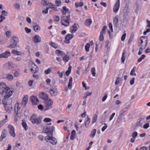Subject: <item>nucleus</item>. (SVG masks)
I'll return each mask as SVG.
<instances>
[{"label": "nucleus", "instance_id": "44", "mask_svg": "<svg viewBox=\"0 0 150 150\" xmlns=\"http://www.w3.org/2000/svg\"><path fill=\"white\" fill-rule=\"evenodd\" d=\"M52 108V107L51 106H49L48 105H45L44 107V111H46Z\"/></svg>", "mask_w": 150, "mask_h": 150}, {"label": "nucleus", "instance_id": "62", "mask_svg": "<svg viewBox=\"0 0 150 150\" xmlns=\"http://www.w3.org/2000/svg\"><path fill=\"white\" fill-rule=\"evenodd\" d=\"M126 36V34L124 33L122 36L121 40L122 41H124L125 40Z\"/></svg>", "mask_w": 150, "mask_h": 150}, {"label": "nucleus", "instance_id": "45", "mask_svg": "<svg viewBox=\"0 0 150 150\" xmlns=\"http://www.w3.org/2000/svg\"><path fill=\"white\" fill-rule=\"evenodd\" d=\"M91 71L92 75L94 76H95L96 73L95 72L96 70L95 68L94 67L92 68Z\"/></svg>", "mask_w": 150, "mask_h": 150}, {"label": "nucleus", "instance_id": "57", "mask_svg": "<svg viewBox=\"0 0 150 150\" xmlns=\"http://www.w3.org/2000/svg\"><path fill=\"white\" fill-rule=\"evenodd\" d=\"M25 32L27 33H29L31 32V30L30 29L28 28L27 27H25Z\"/></svg>", "mask_w": 150, "mask_h": 150}, {"label": "nucleus", "instance_id": "50", "mask_svg": "<svg viewBox=\"0 0 150 150\" xmlns=\"http://www.w3.org/2000/svg\"><path fill=\"white\" fill-rule=\"evenodd\" d=\"M52 121V120L50 118L48 117L45 118L44 119V121L46 122H50Z\"/></svg>", "mask_w": 150, "mask_h": 150}, {"label": "nucleus", "instance_id": "11", "mask_svg": "<svg viewBox=\"0 0 150 150\" xmlns=\"http://www.w3.org/2000/svg\"><path fill=\"white\" fill-rule=\"evenodd\" d=\"M42 1L43 3V5L45 6L47 5H48L50 8L52 9L53 10L56 11H58V10L57 9L56 6L52 4L51 3H50L49 4L47 3V2L45 0H42Z\"/></svg>", "mask_w": 150, "mask_h": 150}, {"label": "nucleus", "instance_id": "54", "mask_svg": "<svg viewBox=\"0 0 150 150\" xmlns=\"http://www.w3.org/2000/svg\"><path fill=\"white\" fill-rule=\"evenodd\" d=\"M135 70L134 69H132L130 72V74L131 76L134 75L136 76V74L134 72Z\"/></svg>", "mask_w": 150, "mask_h": 150}, {"label": "nucleus", "instance_id": "31", "mask_svg": "<svg viewBox=\"0 0 150 150\" xmlns=\"http://www.w3.org/2000/svg\"><path fill=\"white\" fill-rule=\"evenodd\" d=\"M72 78L71 77L69 78V83H68V88L70 89H71V88H72Z\"/></svg>", "mask_w": 150, "mask_h": 150}, {"label": "nucleus", "instance_id": "27", "mask_svg": "<svg viewBox=\"0 0 150 150\" xmlns=\"http://www.w3.org/2000/svg\"><path fill=\"white\" fill-rule=\"evenodd\" d=\"M41 38L38 35H36L35 36L34 38V42L35 43H38L40 42Z\"/></svg>", "mask_w": 150, "mask_h": 150}, {"label": "nucleus", "instance_id": "46", "mask_svg": "<svg viewBox=\"0 0 150 150\" xmlns=\"http://www.w3.org/2000/svg\"><path fill=\"white\" fill-rule=\"evenodd\" d=\"M52 69V68L51 67L48 68L47 70L45 71V74H49L50 72H51Z\"/></svg>", "mask_w": 150, "mask_h": 150}, {"label": "nucleus", "instance_id": "51", "mask_svg": "<svg viewBox=\"0 0 150 150\" xmlns=\"http://www.w3.org/2000/svg\"><path fill=\"white\" fill-rule=\"evenodd\" d=\"M6 120H3L0 121V128L2 127L3 125L6 123Z\"/></svg>", "mask_w": 150, "mask_h": 150}, {"label": "nucleus", "instance_id": "20", "mask_svg": "<svg viewBox=\"0 0 150 150\" xmlns=\"http://www.w3.org/2000/svg\"><path fill=\"white\" fill-rule=\"evenodd\" d=\"M61 11L62 14L64 15H65L67 13H70L69 9L65 6L63 7V9H61Z\"/></svg>", "mask_w": 150, "mask_h": 150}, {"label": "nucleus", "instance_id": "23", "mask_svg": "<svg viewBox=\"0 0 150 150\" xmlns=\"http://www.w3.org/2000/svg\"><path fill=\"white\" fill-rule=\"evenodd\" d=\"M127 111L126 108H124L121 110L120 112V115L119 116L118 120H120L122 118V116L124 115V113Z\"/></svg>", "mask_w": 150, "mask_h": 150}, {"label": "nucleus", "instance_id": "10", "mask_svg": "<svg viewBox=\"0 0 150 150\" xmlns=\"http://www.w3.org/2000/svg\"><path fill=\"white\" fill-rule=\"evenodd\" d=\"M9 97H5L2 100V104L4 106H8V105H11V100H8Z\"/></svg>", "mask_w": 150, "mask_h": 150}, {"label": "nucleus", "instance_id": "8", "mask_svg": "<svg viewBox=\"0 0 150 150\" xmlns=\"http://www.w3.org/2000/svg\"><path fill=\"white\" fill-rule=\"evenodd\" d=\"M30 66L32 67L30 69V71L32 72L33 73H35L38 72L39 70L38 68L33 62L30 63Z\"/></svg>", "mask_w": 150, "mask_h": 150}, {"label": "nucleus", "instance_id": "37", "mask_svg": "<svg viewBox=\"0 0 150 150\" xmlns=\"http://www.w3.org/2000/svg\"><path fill=\"white\" fill-rule=\"evenodd\" d=\"M83 5V2H76L75 4V6L76 8H78L79 6L81 7Z\"/></svg>", "mask_w": 150, "mask_h": 150}, {"label": "nucleus", "instance_id": "30", "mask_svg": "<svg viewBox=\"0 0 150 150\" xmlns=\"http://www.w3.org/2000/svg\"><path fill=\"white\" fill-rule=\"evenodd\" d=\"M5 78L6 79L9 81H11L13 79V76L10 74H7Z\"/></svg>", "mask_w": 150, "mask_h": 150}, {"label": "nucleus", "instance_id": "35", "mask_svg": "<svg viewBox=\"0 0 150 150\" xmlns=\"http://www.w3.org/2000/svg\"><path fill=\"white\" fill-rule=\"evenodd\" d=\"M56 52L57 54H59L62 57H64L66 54L65 53H64L63 51L59 50H56Z\"/></svg>", "mask_w": 150, "mask_h": 150}, {"label": "nucleus", "instance_id": "29", "mask_svg": "<svg viewBox=\"0 0 150 150\" xmlns=\"http://www.w3.org/2000/svg\"><path fill=\"white\" fill-rule=\"evenodd\" d=\"M118 19L117 17H115L113 19V24L114 26L117 27L118 25Z\"/></svg>", "mask_w": 150, "mask_h": 150}, {"label": "nucleus", "instance_id": "34", "mask_svg": "<svg viewBox=\"0 0 150 150\" xmlns=\"http://www.w3.org/2000/svg\"><path fill=\"white\" fill-rule=\"evenodd\" d=\"M14 76L15 77H18L20 75V73L19 71L18 70H15L13 73Z\"/></svg>", "mask_w": 150, "mask_h": 150}, {"label": "nucleus", "instance_id": "32", "mask_svg": "<svg viewBox=\"0 0 150 150\" xmlns=\"http://www.w3.org/2000/svg\"><path fill=\"white\" fill-rule=\"evenodd\" d=\"M70 59V58L69 56L67 55L66 54L64 56L63 58V60L65 62H68Z\"/></svg>", "mask_w": 150, "mask_h": 150}, {"label": "nucleus", "instance_id": "36", "mask_svg": "<svg viewBox=\"0 0 150 150\" xmlns=\"http://www.w3.org/2000/svg\"><path fill=\"white\" fill-rule=\"evenodd\" d=\"M21 125L25 130H27L28 129V127L27 126V124L25 122H23L21 124Z\"/></svg>", "mask_w": 150, "mask_h": 150}, {"label": "nucleus", "instance_id": "61", "mask_svg": "<svg viewBox=\"0 0 150 150\" xmlns=\"http://www.w3.org/2000/svg\"><path fill=\"white\" fill-rule=\"evenodd\" d=\"M17 45H16L15 44H13L12 43V44H11L9 45L8 46V47L9 48H15L16 46Z\"/></svg>", "mask_w": 150, "mask_h": 150}, {"label": "nucleus", "instance_id": "64", "mask_svg": "<svg viewBox=\"0 0 150 150\" xmlns=\"http://www.w3.org/2000/svg\"><path fill=\"white\" fill-rule=\"evenodd\" d=\"M135 79L134 78H133L130 81V83L131 85H133L134 83V80Z\"/></svg>", "mask_w": 150, "mask_h": 150}, {"label": "nucleus", "instance_id": "42", "mask_svg": "<svg viewBox=\"0 0 150 150\" xmlns=\"http://www.w3.org/2000/svg\"><path fill=\"white\" fill-rule=\"evenodd\" d=\"M40 27L38 25H35L33 26V28L34 30L37 32L40 29Z\"/></svg>", "mask_w": 150, "mask_h": 150}, {"label": "nucleus", "instance_id": "43", "mask_svg": "<svg viewBox=\"0 0 150 150\" xmlns=\"http://www.w3.org/2000/svg\"><path fill=\"white\" fill-rule=\"evenodd\" d=\"M145 58V55L144 54H142L141 57H139L137 60V62H141L142 60L144 59Z\"/></svg>", "mask_w": 150, "mask_h": 150}, {"label": "nucleus", "instance_id": "1", "mask_svg": "<svg viewBox=\"0 0 150 150\" xmlns=\"http://www.w3.org/2000/svg\"><path fill=\"white\" fill-rule=\"evenodd\" d=\"M13 91H11L10 89L7 87L4 83H0V93L5 97H9L13 94Z\"/></svg>", "mask_w": 150, "mask_h": 150}, {"label": "nucleus", "instance_id": "39", "mask_svg": "<svg viewBox=\"0 0 150 150\" xmlns=\"http://www.w3.org/2000/svg\"><path fill=\"white\" fill-rule=\"evenodd\" d=\"M90 122V119L89 117H88L87 120L86 121L85 124V126L86 127H88L89 124Z\"/></svg>", "mask_w": 150, "mask_h": 150}, {"label": "nucleus", "instance_id": "41", "mask_svg": "<svg viewBox=\"0 0 150 150\" xmlns=\"http://www.w3.org/2000/svg\"><path fill=\"white\" fill-rule=\"evenodd\" d=\"M71 67L69 66L68 67V70L66 72V74L67 76H69L71 73Z\"/></svg>", "mask_w": 150, "mask_h": 150}, {"label": "nucleus", "instance_id": "59", "mask_svg": "<svg viewBox=\"0 0 150 150\" xmlns=\"http://www.w3.org/2000/svg\"><path fill=\"white\" fill-rule=\"evenodd\" d=\"M109 27L111 32H113L112 25L111 22H110L109 24Z\"/></svg>", "mask_w": 150, "mask_h": 150}, {"label": "nucleus", "instance_id": "53", "mask_svg": "<svg viewBox=\"0 0 150 150\" xmlns=\"http://www.w3.org/2000/svg\"><path fill=\"white\" fill-rule=\"evenodd\" d=\"M14 6L15 8L17 9H19L20 7V6L19 4L18 3H16L14 5Z\"/></svg>", "mask_w": 150, "mask_h": 150}, {"label": "nucleus", "instance_id": "24", "mask_svg": "<svg viewBox=\"0 0 150 150\" xmlns=\"http://www.w3.org/2000/svg\"><path fill=\"white\" fill-rule=\"evenodd\" d=\"M45 101V105L49 106H51L53 104V101L50 98H48Z\"/></svg>", "mask_w": 150, "mask_h": 150}, {"label": "nucleus", "instance_id": "48", "mask_svg": "<svg viewBox=\"0 0 150 150\" xmlns=\"http://www.w3.org/2000/svg\"><path fill=\"white\" fill-rule=\"evenodd\" d=\"M90 45L88 43H87L85 46V49L86 51L88 52L89 51V48L90 47Z\"/></svg>", "mask_w": 150, "mask_h": 150}, {"label": "nucleus", "instance_id": "13", "mask_svg": "<svg viewBox=\"0 0 150 150\" xmlns=\"http://www.w3.org/2000/svg\"><path fill=\"white\" fill-rule=\"evenodd\" d=\"M79 28V26L78 24H74L70 29V32L72 33H74L77 31Z\"/></svg>", "mask_w": 150, "mask_h": 150}, {"label": "nucleus", "instance_id": "4", "mask_svg": "<svg viewBox=\"0 0 150 150\" xmlns=\"http://www.w3.org/2000/svg\"><path fill=\"white\" fill-rule=\"evenodd\" d=\"M30 120L31 122L33 124L39 125L41 122V119L35 114L31 116Z\"/></svg>", "mask_w": 150, "mask_h": 150}, {"label": "nucleus", "instance_id": "12", "mask_svg": "<svg viewBox=\"0 0 150 150\" xmlns=\"http://www.w3.org/2000/svg\"><path fill=\"white\" fill-rule=\"evenodd\" d=\"M30 99L33 104L37 105L38 104L39 101L36 96H32L30 97Z\"/></svg>", "mask_w": 150, "mask_h": 150}, {"label": "nucleus", "instance_id": "38", "mask_svg": "<svg viewBox=\"0 0 150 150\" xmlns=\"http://www.w3.org/2000/svg\"><path fill=\"white\" fill-rule=\"evenodd\" d=\"M50 93L52 96H55L56 95L55 91L53 89H50Z\"/></svg>", "mask_w": 150, "mask_h": 150}, {"label": "nucleus", "instance_id": "25", "mask_svg": "<svg viewBox=\"0 0 150 150\" xmlns=\"http://www.w3.org/2000/svg\"><path fill=\"white\" fill-rule=\"evenodd\" d=\"M126 57V53L125 51H124L122 52V56L121 58V62L123 63Z\"/></svg>", "mask_w": 150, "mask_h": 150}, {"label": "nucleus", "instance_id": "26", "mask_svg": "<svg viewBox=\"0 0 150 150\" xmlns=\"http://www.w3.org/2000/svg\"><path fill=\"white\" fill-rule=\"evenodd\" d=\"M11 43L17 45L18 42V38L16 37H14L12 38L11 40Z\"/></svg>", "mask_w": 150, "mask_h": 150}, {"label": "nucleus", "instance_id": "7", "mask_svg": "<svg viewBox=\"0 0 150 150\" xmlns=\"http://www.w3.org/2000/svg\"><path fill=\"white\" fill-rule=\"evenodd\" d=\"M54 130V126L48 127L44 129L45 133L51 136L53 135V132Z\"/></svg>", "mask_w": 150, "mask_h": 150}, {"label": "nucleus", "instance_id": "3", "mask_svg": "<svg viewBox=\"0 0 150 150\" xmlns=\"http://www.w3.org/2000/svg\"><path fill=\"white\" fill-rule=\"evenodd\" d=\"M61 21V24L65 26H68L69 25V20H70V15H68L67 16L64 15L62 16Z\"/></svg>", "mask_w": 150, "mask_h": 150}, {"label": "nucleus", "instance_id": "5", "mask_svg": "<svg viewBox=\"0 0 150 150\" xmlns=\"http://www.w3.org/2000/svg\"><path fill=\"white\" fill-rule=\"evenodd\" d=\"M45 140L47 142H49L53 145H55L57 142V139L53 137L52 135L46 136L45 138Z\"/></svg>", "mask_w": 150, "mask_h": 150}, {"label": "nucleus", "instance_id": "55", "mask_svg": "<svg viewBox=\"0 0 150 150\" xmlns=\"http://www.w3.org/2000/svg\"><path fill=\"white\" fill-rule=\"evenodd\" d=\"M50 44L51 46L55 48H56L57 47V46L54 43H53L52 42H50Z\"/></svg>", "mask_w": 150, "mask_h": 150}, {"label": "nucleus", "instance_id": "60", "mask_svg": "<svg viewBox=\"0 0 150 150\" xmlns=\"http://www.w3.org/2000/svg\"><path fill=\"white\" fill-rule=\"evenodd\" d=\"M54 20L57 22L59 20V17L57 16H55L54 17Z\"/></svg>", "mask_w": 150, "mask_h": 150}, {"label": "nucleus", "instance_id": "56", "mask_svg": "<svg viewBox=\"0 0 150 150\" xmlns=\"http://www.w3.org/2000/svg\"><path fill=\"white\" fill-rule=\"evenodd\" d=\"M138 134L136 132H133L132 134V136L133 138H135L137 136Z\"/></svg>", "mask_w": 150, "mask_h": 150}, {"label": "nucleus", "instance_id": "33", "mask_svg": "<svg viewBox=\"0 0 150 150\" xmlns=\"http://www.w3.org/2000/svg\"><path fill=\"white\" fill-rule=\"evenodd\" d=\"M91 23V19L90 18L88 19L85 22V25L86 26H88Z\"/></svg>", "mask_w": 150, "mask_h": 150}, {"label": "nucleus", "instance_id": "19", "mask_svg": "<svg viewBox=\"0 0 150 150\" xmlns=\"http://www.w3.org/2000/svg\"><path fill=\"white\" fill-rule=\"evenodd\" d=\"M129 11V9L128 6L127 5H126L125 6L123 10V13L124 16H127Z\"/></svg>", "mask_w": 150, "mask_h": 150}, {"label": "nucleus", "instance_id": "49", "mask_svg": "<svg viewBox=\"0 0 150 150\" xmlns=\"http://www.w3.org/2000/svg\"><path fill=\"white\" fill-rule=\"evenodd\" d=\"M107 27L106 26H103L101 30V31L100 33H103L104 34L105 33V30L107 28Z\"/></svg>", "mask_w": 150, "mask_h": 150}, {"label": "nucleus", "instance_id": "16", "mask_svg": "<svg viewBox=\"0 0 150 150\" xmlns=\"http://www.w3.org/2000/svg\"><path fill=\"white\" fill-rule=\"evenodd\" d=\"M73 35L71 34H68L65 38L64 42L67 43H70V40L73 38Z\"/></svg>", "mask_w": 150, "mask_h": 150}, {"label": "nucleus", "instance_id": "22", "mask_svg": "<svg viewBox=\"0 0 150 150\" xmlns=\"http://www.w3.org/2000/svg\"><path fill=\"white\" fill-rule=\"evenodd\" d=\"M28 95H25L23 97L22 102V105H24L25 106V105L28 102Z\"/></svg>", "mask_w": 150, "mask_h": 150}, {"label": "nucleus", "instance_id": "28", "mask_svg": "<svg viewBox=\"0 0 150 150\" xmlns=\"http://www.w3.org/2000/svg\"><path fill=\"white\" fill-rule=\"evenodd\" d=\"M96 129H93L91 131V133L89 135L90 137L91 138H93L96 134Z\"/></svg>", "mask_w": 150, "mask_h": 150}, {"label": "nucleus", "instance_id": "40", "mask_svg": "<svg viewBox=\"0 0 150 150\" xmlns=\"http://www.w3.org/2000/svg\"><path fill=\"white\" fill-rule=\"evenodd\" d=\"M97 118V115L96 114H95L93 116L92 120V124H93L96 122Z\"/></svg>", "mask_w": 150, "mask_h": 150}, {"label": "nucleus", "instance_id": "2", "mask_svg": "<svg viewBox=\"0 0 150 150\" xmlns=\"http://www.w3.org/2000/svg\"><path fill=\"white\" fill-rule=\"evenodd\" d=\"M147 44V38L145 36H142L139 40L138 45L139 47L138 54L140 55L142 54L143 50L146 47Z\"/></svg>", "mask_w": 150, "mask_h": 150}, {"label": "nucleus", "instance_id": "47", "mask_svg": "<svg viewBox=\"0 0 150 150\" xmlns=\"http://www.w3.org/2000/svg\"><path fill=\"white\" fill-rule=\"evenodd\" d=\"M104 34L102 32L100 33V35L99 36V40L100 41H103L104 40Z\"/></svg>", "mask_w": 150, "mask_h": 150}, {"label": "nucleus", "instance_id": "52", "mask_svg": "<svg viewBox=\"0 0 150 150\" xmlns=\"http://www.w3.org/2000/svg\"><path fill=\"white\" fill-rule=\"evenodd\" d=\"M55 4L57 6H59L61 4L60 0H56Z\"/></svg>", "mask_w": 150, "mask_h": 150}, {"label": "nucleus", "instance_id": "17", "mask_svg": "<svg viewBox=\"0 0 150 150\" xmlns=\"http://www.w3.org/2000/svg\"><path fill=\"white\" fill-rule=\"evenodd\" d=\"M39 96L40 98L44 100H46L48 98V96L45 93L42 92L40 93Z\"/></svg>", "mask_w": 150, "mask_h": 150}, {"label": "nucleus", "instance_id": "18", "mask_svg": "<svg viewBox=\"0 0 150 150\" xmlns=\"http://www.w3.org/2000/svg\"><path fill=\"white\" fill-rule=\"evenodd\" d=\"M7 131L5 129H4L2 132L1 136L0 137V141L1 142L3 139L5 138L6 136Z\"/></svg>", "mask_w": 150, "mask_h": 150}, {"label": "nucleus", "instance_id": "9", "mask_svg": "<svg viewBox=\"0 0 150 150\" xmlns=\"http://www.w3.org/2000/svg\"><path fill=\"white\" fill-rule=\"evenodd\" d=\"M8 129L9 133L11 136L13 137H16V134L15 132V129L11 125H9L8 126Z\"/></svg>", "mask_w": 150, "mask_h": 150}, {"label": "nucleus", "instance_id": "15", "mask_svg": "<svg viewBox=\"0 0 150 150\" xmlns=\"http://www.w3.org/2000/svg\"><path fill=\"white\" fill-rule=\"evenodd\" d=\"M10 52L9 51H6L5 52L0 54V58H7L10 55Z\"/></svg>", "mask_w": 150, "mask_h": 150}, {"label": "nucleus", "instance_id": "6", "mask_svg": "<svg viewBox=\"0 0 150 150\" xmlns=\"http://www.w3.org/2000/svg\"><path fill=\"white\" fill-rule=\"evenodd\" d=\"M14 110L15 113L17 116L19 117L21 116V107L18 103L15 104Z\"/></svg>", "mask_w": 150, "mask_h": 150}, {"label": "nucleus", "instance_id": "63", "mask_svg": "<svg viewBox=\"0 0 150 150\" xmlns=\"http://www.w3.org/2000/svg\"><path fill=\"white\" fill-rule=\"evenodd\" d=\"M49 9L48 7H47L46 9L43 10L42 11V13L45 14H47L48 13V10Z\"/></svg>", "mask_w": 150, "mask_h": 150}, {"label": "nucleus", "instance_id": "58", "mask_svg": "<svg viewBox=\"0 0 150 150\" xmlns=\"http://www.w3.org/2000/svg\"><path fill=\"white\" fill-rule=\"evenodd\" d=\"M149 123H146L144 125L143 127L144 129H147L149 127Z\"/></svg>", "mask_w": 150, "mask_h": 150}, {"label": "nucleus", "instance_id": "14", "mask_svg": "<svg viewBox=\"0 0 150 150\" xmlns=\"http://www.w3.org/2000/svg\"><path fill=\"white\" fill-rule=\"evenodd\" d=\"M120 5V1L119 0H117L115 3L113 8V11L114 12L116 13L118 11Z\"/></svg>", "mask_w": 150, "mask_h": 150}, {"label": "nucleus", "instance_id": "21", "mask_svg": "<svg viewBox=\"0 0 150 150\" xmlns=\"http://www.w3.org/2000/svg\"><path fill=\"white\" fill-rule=\"evenodd\" d=\"M6 111L8 113H10L12 110V107L11 105H8V106H5Z\"/></svg>", "mask_w": 150, "mask_h": 150}]
</instances>
